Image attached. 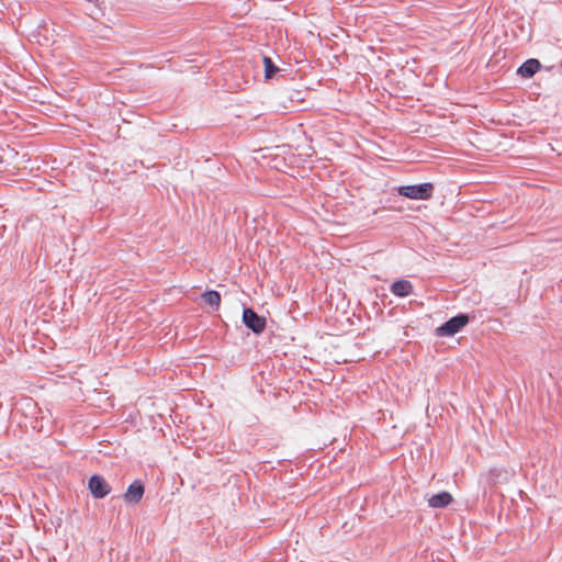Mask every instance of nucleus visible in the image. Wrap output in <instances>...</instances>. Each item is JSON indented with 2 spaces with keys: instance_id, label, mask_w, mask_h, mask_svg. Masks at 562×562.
<instances>
[{
  "instance_id": "nucleus-1",
  "label": "nucleus",
  "mask_w": 562,
  "mask_h": 562,
  "mask_svg": "<svg viewBox=\"0 0 562 562\" xmlns=\"http://www.w3.org/2000/svg\"><path fill=\"white\" fill-rule=\"evenodd\" d=\"M395 191L400 196L409 200H429L432 198L435 186L431 182H423L416 184L398 186Z\"/></svg>"
},
{
  "instance_id": "nucleus-2",
  "label": "nucleus",
  "mask_w": 562,
  "mask_h": 562,
  "mask_svg": "<svg viewBox=\"0 0 562 562\" xmlns=\"http://www.w3.org/2000/svg\"><path fill=\"white\" fill-rule=\"evenodd\" d=\"M471 316L467 313H459L435 329L438 337H452L470 323Z\"/></svg>"
},
{
  "instance_id": "nucleus-3",
  "label": "nucleus",
  "mask_w": 562,
  "mask_h": 562,
  "mask_svg": "<svg viewBox=\"0 0 562 562\" xmlns=\"http://www.w3.org/2000/svg\"><path fill=\"white\" fill-rule=\"evenodd\" d=\"M241 321L243 324L255 335L263 333L267 326L266 317L257 314L254 308L248 306L243 307Z\"/></svg>"
},
{
  "instance_id": "nucleus-4",
  "label": "nucleus",
  "mask_w": 562,
  "mask_h": 562,
  "mask_svg": "<svg viewBox=\"0 0 562 562\" xmlns=\"http://www.w3.org/2000/svg\"><path fill=\"white\" fill-rule=\"evenodd\" d=\"M88 490L93 498L102 499L111 492V486L100 474H93L88 480Z\"/></svg>"
},
{
  "instance_id": "nucleus-5",
  "label": "nucleus",
  "mask_w": 562,
  "mask_h": 562,
  "mask_svg": "<svg viewBox=\"0 0 562 562\" xmlns=\"http://www.w3.org/2000/svg\"><path fill=\"white\" fill-rule=\"evenodd\" d=\"M145 492L144 483L139 480L132 482L124 493V501L130 504H138Z\"/></svg>"
},
{
  "instance_id": "nucleus-6",
  "label": "nucleus",
  "mask_w": 562,
  "mask_h": 562,
  "mask_svg": "<svg viewBox=\"0 0 562 562\" xmlns=\"http://www.w3.org/2000/svg\"><path fill=\"white\" fill-rule=\"evenodd\" d=\"M541 68V63L536 58L525 60L517 69V75L521 78H532Z\"/></svg>"
},
{
  "instance_id": "nucleus-7",
  "label": "nucleus",
  "mask_w": 562,
  "mask_h": 562,
  "mask_svg": "<svg viewBox=\"0 0 562 562\" xmlns=\"http://www.w3.org/2000/svg\"><path fill=\"white\" fill-rule=\"evenodd\" d=\"M413 284L406 279L395 280L391 283L390 291L393 295L398 297H406L413 294Z\"/></svg>"
},
{
  "instance_id": "nucleus-8",
  "label": "nucleus",
  "mask_w": 562,
  "mask_h": 562,
  "mask_svg": "<svg viewBox=\"0 0 562 562\" xmlns=\"http://www.w3.org/2000/svg\"><path fill=\"white\" fill-rule=\"evenodd\" d=\"M453 502L452 495L447 491H441L428 498V506L431 508H446Z\"/></svg>"
},
{
  "instance_id": "nucleus-9",
  "label": "nucleus",
  "mask_w": 562,
  "mask_h": 562,
  "mask_svg": "<svg viewBox=\"0 0 562 562\" xmlns=\"http://www.w3.org/2000/svg\"><path fill=\"white\" fill-rule=\"evenodd\" d=\"M202 300L211 307L218 310L221 304V294L216 290H206L201 294Z\"/></svg>"
},
{
  "instance_id": "nucleus-10",
  "label": "nucleus",
  "mask_w": 562,
  "mask_h": 562,
  "mask_svg": "<svg viewBox=\"0 0 562 562\" xmlns=\"http://www.w3.org/2000/svg\"><path fill=\"white\" fill-rule=\"evenodd\" d=\"M265 78L271 79L280 71V68L268 56H263Z\"/></svg>"
}]
</instances>
